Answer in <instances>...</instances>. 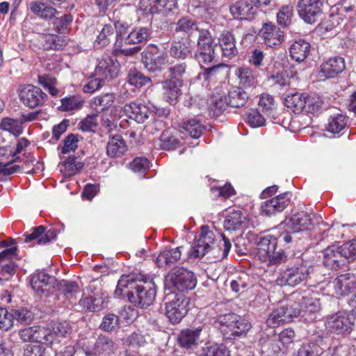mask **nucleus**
Wrapping results in <instances>:
<instances>
[{
    "label": "nucleus",
    "instance_id": "nucleus-29",
    "mask_svg": "<svg viewBox=\"0 0 356 356\" xmlns=\"http://www.w3.org/2000/svg\"><path fill=\"white\" fill-rule=\"evenodd\" d=\"M265 44L270 47L280 45L284 39V33L272 23L265 24L261 30Z\"/></svg>",
    "mask_w": 356,
    "mask_h": 356
},
{
    "label": "nucleus",
    "instance_id": "nucleus-56",
    "mask_svg": "<svg viewBox=\"0 0 356 356\" xmlns=\"http://www.w3.org/2000/svg\"><path fill=\"white\" fill-rule=\"evenodd\" d=\"M293 16V7L291 5L283 6L277 13V23L283 27H286L291 23Z\"/></svg>",
    "mask_w": 356,
    "mask_h": 356
},
{
    "label": "nucleus",
    "instance_id": "nucleus-62",
    "mask_svg": "<svg viewBox=\"0 0 356 356\" xmlns=\"http://www.w3.org/2000/svg\"><path fill=\"white\" fill-rule=\"evenodd\" d=\"M161 147L163 149L173 150L179 146L180 141L174 136H169L163 133L160 136Z\"/></svg>",
    "mask_w": 356,
    "mask_h": 356
},
{
    "label": "nucleus",
    "instance_id": "nucleus-54",
    "mask_svg": "<svg viewBox=\"0 0 356 356\" xmlns=\"http://www.w3.org/2000/svg\"><path fill=\"white\" fill-rule=\"evenodd\" d=\"M34 332V343H42L49 346H53V338L49 328L35 326Z\"/></svg>",
    "mask_w": 356,
    "mask_h": 356
},
{
    "label": "nucleus",
    "instance_id": "nucleus-7",
    "mask_svg": "<svg viewBox=\"0 0 356 356\" xmlns=\"http://www.w3.org/2000/svg\"><path fill=\"white\" fill-rule=\"evenodd\" d=\"M277 238L268 235L261 237L257 243V256L262 261L272 265H279L289 260V255L283 250L276 251Z\"/></svg>",
    "mask_w": 356,
    "mask_h": 356
},
{
    "label": "nucleus",
    "instance_id": "nucleus-4",
    "mask_svg": "<svg viewBox=\"0 0 356 356\" xmlns=\"http://www.w3.org/2000/svg\"><path fill=\"white\" fill-rule=\"evenodd\" d=\"M186 69L187 65L185 62L176 63L168 68V76L161 84L164 97L170 104H176L182 94L183 76Z\"/></svg>",
    "mask_w": 356,
    "mask_h": 356
},
{
    "label": "nucleus",
    "instance_id": "nucleus-45",
    "mask_svg": "<svg viewBox=\"0 0 356 356\" xmlns=\"http://www.w3.org/2000/svg\"><path fill=\"white\" fill-rule=\"evenodd\" d=\"M22 123L20 119L3 118L0 122V129L8 131L11 134L19 136L23 132Z\"/></svg>",
    "mask_w": 356,
    "mask_h": 356
},
{
    "label": "nucleus",
    "instance_id": "nucleus-12",
    "mask_svg": "<svg viewBox=\"0 0 356 356\" xmlns=\"http://www.w3.org/2000/svg\"><path fill=\"white\" fill-rule=\"evenodd\" d=\"M326 0H298L297 11L299 17L307 24H314L321 17Z\"/></svg>",
    "mask_w": 356,
    "mask_h": 356
},
{
    "label": "nucleus",
    "instance_id": "nucleus-50",
    "mask_svg": "<svg viewBox=\"0 0 356 356\" xmlns=\"http://www.w3.org/2000/svg\"><path fill=\"white\" fill-rule=\"evenodd\" d=\"M114 37V27L111 24H106L97 35L95 45L98 48L107 46Z\"/></svg>",
    "mask_w": 356,
    "mask_h": 356
},
{
    "label": "nucleus",
    "instance_id": "nucleus-14",
    "mask_svg": "<svg viewBox=\"0 0 356 356\" xmlns=\"http://www.w3.org/2000/svg\"><path fill=\"white\" fill-rule=\"evenodd\" d=\"M19 97L20 101L30 108L42 106L48 99L47 95L41 88L32 84L21 86Z\"/></svg>",
    "mask_w": 356,
    "mask_h": 356
},
{
    "label": "nucleus",
    "instance_id": "nucleus-21",
    "mask_svg": "<svg viewBox=\"0 0 356 356\" xmlns=\"http://www.w3.org/2000/svg\"><path fill=\"white\" fill-rule=\"evenodd\" d=\"M311 224L310 216L306 212L301 211L286 218L281 225L287 227L291 231V233H298L307 230Z\"/></svg>",
    "mask_w": 356,
    "mask_h": 356
},
{
    "label": "nucleus",
    "instance_id": "nucleus-32",
    "mask_svg": "<svg viewBox=\"0 0 356 356\" xmlns=\"http://www.w3.org/2000/svg\"><path fill=\"white\" fill-rule=\"evenodd\" d=\"M56 280L44 272L40 271L31 276V284L35 291L44 293L54 286Z\"/></svg>",
    "mask_w": 356,
    "mask_h": 356
},
{
    "label": "nucleus",
    "instance_id": "nucleus-55",
    "mask_svg": "<svg viewBox=\"0 0 356 356\" xmlns=\"http://www.w3.org/2000/svg\"><path fill=\"white\" fill-rule=\"evenodd\" d=\"M64 169L61 170L65 173V176H72L80 171L83 164L81 162L76 161V157L74 156H70L63 164Z\"/></svg>",
    "mask_w": 356,
    "mask_h": 356
},
{
    "label": "nucleus",
    "instance_id": "nucleus-40",
    "mask_svg": "<svg viewBox=\"0 0 356 356\" xmlns=\"http://www.w3.org/2000/svg\"><path fill=\"white\" fill-rule=\"evenodd\" d=\"M259 345L263 356H279L281 350L275 339L267 335L261 336Z\"/></svg>",
    "mask_w": 356,
    "mask_h": 356
},
{
    "label": "nucleus",
    "instance_id": "nucleus-61",
    "mask_svg": "<svg viewBox=\"0 0 356 356\" xmlns=\"http://www.w3.org/2000/svg\"><path fill=\"white\" fill-rule=\"evenodd\" d=\"M323 100L316 96H306L304 111L308 113H316L322 107Z\"/></svg>",
    "mask_w": 356,
    "mask_h": 356
},
{
    "label": "nucleus",
    "instance_id": "nucleus-51",
    "mask_svg": "<svg viewBox=\"0 0 356 356\" xmlns=\"http://www.w3.org/2000/svg\"><path fill=\"white\" fill-rule=\"evenodd\" d=\"M197 30L198 26L196 21L188 16L179 19L175 29L176 32H183L188 35H191Z\"/></svg>",
    "mask_w": 356,
    "mask_h": 356
},
{
    "label": "nucleus",
    "instance_id": "nucleus-49",
    "mask_svg": "<svg viewBox=\"0 0 356 356\" xmlns=\"http://www.w3.org/2000/svg\"><path fill=\"white\" fill-rule=\"evenodd\" d=\"M200 356H230V351L223 343H212L202 348Z\"/></svg>",
    "mask_w": 356,
    "mask_h": 356
},
{
    "label": "nucleus",
    "instance_id": "nucleus-20",
    "mask_svg": "<svg viewBox=\"0 0 356 356\" xmlns=\"http://www.w3.org/2000/svg\"><path fill=\"white\" fill-rule=\"evenodd\" d=\"M118 344L111 337L99 335L91 350L86 352V356H111L118 350Z\"/></svg>",
    "mask_w": 356,
    "mask_h": 356
},
{
    "label": "nucleus",
    "instance_id": "nucleus-42",
    "mask_svg": "<svg viewBox=\"0 0 356 356\" xmlns=\"http://www.w3.org/2000/svg\"><path fill=\"white\" fill-rule=\"evenodd\" d=\"M68 39L65 36L47 34L42 38V47L45 50H60L67 44Z\"/></svg>",
    "mask_w": 356,
    "mask_h": 356
},
{
    "label": "nucleus",
    "instance_id": "nucleus-41",
    "mask_svg": "<svg viewBox=\"0 0 356 356\" xmlns=\"http://www.w3.org/2000/svg\"><path fill=\"white\" fill-rule=\"evenodd\" d=\"M84 104V99L79 95H69L60 99V105L58 109L63 112L79 110Z\"/></svg>",
    "mask_w": 356,
    "mask_h": 356
},
{
    "label": "nucleus",
    "instance_id": "nucleus-25",
    "mask_svg": "<svg viewBox=\"0 0 356 356\" xmlns=\"http://www.w3.org/2000/svg\"><path fill=\"white\" fill-rule=\"evenodd\" d=\"M236 75L238 78L240 88L249 92L259 86V81L256 72L250 67H242L237 69Z\"/></svg>",
    "mask_w": 356,
    "mask_h": 356
},
{
    "label": "nucleus",
    "instance_id": "nucleus-37",
    "mask_svg": "<svg viewBox=\"0 0 356 356\" xmlns=\"http://www.w3.org/2000/svg\"><path fill=\"white\" fill-rule=\"evenodd\" d=\"M311 45L305 40L300 39L295 41L290 47L291 58L298 63L304 61L310 52Z\"/></svg>",
    "mask_w": 356,
    "mask_h": 356
},
{
    "label": "nucleus",
    "instance_id": "nucleus-47",
    "mask_svg": "<svg viewBox=\"0 0 356 356\" xmlns=\"http://www.w3.org/2000/svg\"><path fill=\"white\" fill-rule=\"evenodd\" d=\"M347 120V118L341 113L331 115L328 120L326 129L333 134L339 133L346 127Z\"/></svg>",
    "mask_w": 356,
    "mask_h": 356
},
{
    "label": "nucleus",
    "instance_id": "nucleus-3",
    "mask_svg": "<svg viewBox=\"0 0 356 356\" xmlns=\"http://www.w3.org/2000/svg\"><path fill=\"white\" fill-rule=\"evenodd\" d=\"M286 268L280 273L276 282L281 286L294 287L306 282L314 273V268L302 258L289 256Z\"/></svg>",
    "mask_w": 356,
    "mask_h": 356
},
{
    "label": "nucleus",
    "instance_id": "nucleus-46",
    "mask_svg": "<svg viewBox=\"0 0 356 356\" xmlns=\"http://www.w3.org/2000/svg\"><path fill=\"white\" fill-rule=\"evenodd\" d=\"M181 128L193 138H200L205 130V127L196 118H191L183 121Z\"/></svg>",
    "mask_w": 356,
    "mask_h": 356
},
{
    "label": "nucleus",
    "instance_id": "nucleus-53",
    "mask_svg": "<svg viewBox=\"0 0 356 356\" xmlns=\"http://www.w3.org/2000/svg\"><path fill=\"white\" fill-rule=\"evenodd\" d=\"M282 307L280 306L274 309L266 319V325L269 327L274 328L280 324L289 323L287 317H285Z\"/></svg>",
    "mask_w": 356,
    "mask_h": 356
},
{
    "label": "nucleus",
    "instance_id": "nucleus-38",
    "mask_svg": "<svg viewBox=\"0 0 356 356\" xmlns=\"http://www.w3.org/2000/svg\"><path fill=\"white\" fill-rule=\"evenodd\" d=\"M48 328L51 332L53 346L58 343L60 339L66 338L72 332L71 325L67 321L54 322Z\"/></svg>",
    "mask_w": 356,
    "mask_h": 356
},
{
    "label": "nucleus",
    "instance_id": "nucleus-15",
    "mask_svg": "<svg viewBox=\"0 0 356 356\" xmlns=\"http://www.w3.org/2000/svg\"><path fill=\"white\" fill-rule=\"evenodd\" d=\"M139 7L146 15L163 13L167 15L178 8L176 0H140Z\"/></svg>",
    "mask_w": 356,
    "mask_h": 356
},
{
    "label": "nucleus",
    "instance_id": "nucleus-1",
    "mask_svg": "<svg viewBox=\"0 0 356 356\" xmlns=\"http://www.w3.org/2000/svg\"><path fill=\"white\" fill-rule=\"evenodd\" d=\"M124 289H128L126 295L129 300L136 306L147 307L155 300L156 284L143 275H122L118 282L115 295L122 296Z\"/></svg>",
    "mask_w": 356,
    "mask_h": 356
},
{
    "label": "nucleus",
    "instance_id": "nucleus-10",
    "mask_svg": "<svg viewBox=\"0 0 356 356\" xmlns=\"http://www.w3.org/2000/svg\"><path fill=\"white\" fill-rule=\"evenodd\" d=\"M170 293H165V315L172 324H177L188 313L190 299L183 293H175L171 298Z\"/></svg>",
    "mask_w": 356,
    "mask_h": 356
},
{
    "label": "nucleus",
    "instance_id": "nucleus-2",
    "mask_svg": "<svg viewBox=\"0 0 356 356\" xmlns=\"http://www.w3.org/2000/svg\"><path fill=\"white\" fill-rule=\"evenodd\" d=\"M292 297L293 300H290L286 305L282 306L289 322L300 315L307 322H313L318 318L321 306L318 298L300 293H294Z\"/></svg>",
    "mask_w": 356,
    "mask_h": 356
},
{
    "label": "nucleus",
    "instance_id": "nucleus-6",
    "mask_svg": "<svg viewBox=\"0 0 356 356\" xmlns=\"http://www.w3.org/2000/svg\"><path fill=\"white\" fill-rule=\"evenodd\" d=\"M196 284L197 279L192 271L184 267L176 266L165 278V292L175 293L177 291L183 293L193 289Z\"/></svg>",
    "mask_w": 356,
    "mask_h": 356
},
{
    "label": "nucleus",
    "instance_id": "nucleus-26",
    "mask_svg": "<svg viewBox=\"0 0 356 356\" xmlns=\"http://www.w3.org/2000/svg\"><path fill=\"white\" fill-rule=\"evenodd\" d=\"M32 231L31 234L26 233L24 234V242L28 243L32 240H37L38 244L44 245L56 239L58 234L56 229L50 228L46 230L45 227L43 225L33 227Z\"/></svg>",
    "mask_w": 356,
    "mask_h": 356
},
{
    "label": "nucleus",
    "instance_id": "nucleus-64",
    "mask_svg": "<svg viewBox=\"0 0 356 356\" xmlns=\"http://www.w3.org/2000/svg\"><path fill=\"white\" fill-rule=\"evenodd\" d=\"M248 123L252 127H259L265 124V119L263 115L256 109H251L247 117Z\"/></svg>",
    "mask_w": 356,
    "mask_h": 356
},
{
    "label": "nucleus",
    "instance_id": "nucleus-11",
    "mask_svg": "<svg viewBox=\"0 0 356 356\" xmlns=\"http://www.w3.org/2000/svg\"><path fill=\"white\" fill-rule=\"evenodd\" d=\"M215 235L207 225L201 227L199 238L195 240L188 251L189 259H200L207 254L212 248L214 243Z\"/></svg>",
    "mask_w": 356,
    "mask_h": 356
},
{
    "label": "nucleus",
    "instance_id": "nucleus-30",
    "mask_svg": "<svg viewBox=\"0 0 356 356\" xmlns=\"http://www.w3.org/2000/svg\"><path fill=\"white\" fill-rule=\"evenodd\" d=\"M125 115L138 123H144L151 113L149 108L142 104L131 102L124 107Z\"/></svg>",
    "mask_w": 356,
    "mask_h": 356
},
{
    "label": "nucleus",
    "instance_id": "nucleus-8",
    "mask_svg": "<svg viewBox=\"0 0 356 356\" xmlns=\"http://www.w3.org/2000/svg\"><path fill=\"white\" fill-rule=\"evenodd\" d=\"M168 60V53L162 46L151 44L141 53V62L149 73H161Z\"/></svg>",
    "mask_w": 356,
    "mask_h": 356
},
{
    "label": "nucleus",
    "instance_id": "nucleus-9",
    "mask_svg": "<svg viewBox=\"0 0 356 356\" xmlns=\"http://www.w3.org/2000/svg\"><path fill=\"white\" fill-rule=\"evenodd\" d=\"M216 47V44L214 43L211 33L207 29L199 30L197 49L194 56L202 68L204 67V65L217 62Z\"/></svg>",
    "mask_w": 356,
    "mask_h": 356
},
{
    "label": "nucleus",
    "instance_id": "nucleus-23",
    "mask_svg": "<svg viewBox=\"0 0 356 356\" xmlns=\"http://www.w3.org/2000/svg\"><path fill=\"white\" fill-rule=\"evenodd\" d=\"M192 42L188 38L174 40L170 43L169 54L176 60H185L192 54Z\"/></svg>",
    "mask_w": 356,
    "mask_h": 356
},
{
    "label": "nucleus",
    "instance_id": "nucleus-33",
    "mask_svg": "<svg viewBox=\"0 0 356 356\" xmlns=\"http://www.w3.org/2000/svg\"><path fill=\"white\" fill-rule=\"evenodd\" d=\"M151 26H136L124 38L126 44H137L147 42L151 37Z\"/></svg>",
    "mask_w": 356,
    "mask_h": 356
},
{
    "label": "nucleus",
    "instance_id": "nucleus-48",
    "mask_svg": "<svg viewBox=\"0 0 356 356\" xmlns=\"http://www.w3.org/2000/svg\"><path fill=\"white\" fill-rule=\"evenodd\" d=\"M58 289L70 301L75 300L76 295L80 293L79 287L75 282L62 280L58 283Z\"/></svg>",
    "mask_w": 356,
    "mask_h": 356
},
{
    "label": "nucleus",
    "instance_id": "nucleus-52",
    "mask_svg": "<svg viewBox=\"0 0 356 356\" xmlns=\"http://www.w3.org/2000/svg\"><path fill=\"white\" fill-rule=\"evenodd\" d=\"M151 81L150 77L136 69L130 70L127 75V82L136 88H141L150 83Z\"/></svg>",
    "mask_w": 356,
    "mask_h": 356
},
{
    "label": "nucleus",
    "instance_id": "nucleus-63",
    "mask_svg": "<svg viewBox=\"0 0 356 356\" xmlns=\"http://www.w3.org/2000/svg\"><path fill=\"white\" fill-rule=\"evenodd\" d=\"M259 105L262 108V112L266 115L271 114L275 108L274 98L268 94L261 95Z\"/></svg>",
    "mask_w": 356,
    "mask_h": 356
},
{
    "label": "nucleus",
    "instance_id": "nucleus-59",
    "mask_svg": "<svg viewBox=\"0 0 356 356\" xmlns=\"http://www.w3.org/2000/svg\"><path fill=\"white\" fill-rule=\"evenodd\" d=\"M79 304L86 311L95 312L101 309L102 301L100 298H96L94 296L82 298L79 300Z\"/></svg>",
    "mask_w": 356,
    "mask_h": 356
},
{
    "label": "nucleus",
    "instance_id": "nucleus-58",
    "mask_svg": "<svg viewBox=\"0 0 356 356\" xmlns=\"http://www.w3.org/2000/svg\"><path fill=\"white\" fill-rule=\"evenodd\" d=\"M320 346L315 342L302 344L297 351V356H319L321 354Z\"/></svg>",
    "mask_w": 356,
    "mask_h": 356
},
{
    "label": "nucleus",
    "instance_id": "nucleus-34",
    "mask_svg": "<svg viewBox=\"0 0 356 356\" xmlns=\"http://www.w3.org/2000/svg\"><path fill=\"white\" fill-rule=\"evenodd\" d=\"M29 7L34 15L46 21L53 19L59 14V12L56 8L38 1H31Z\"/></svg>",
    "mask_w": 356,
    "mask_h": 356
},
{
    "label": "nucleus",
    "instance_id": "nucleus-19",
    "mask_svg": "<svg viewBox=\"0 0 356 356\" xmlns=\"http://www.w3.org/2000/svg\"><path fill=\"white\" fill-rule=\"evenodd\" d=\"M347 261V257L342 251V245H332L323 251V264L330 269L337 270Z\"/></svg>",
    "mask_w": 356,
    "mask_h": 356
},
{
    "label": "nucleus",
    "instance_id": "nucleus-60",
    "mask_svg": "<svg viewBox=\"0 0 356 356\" xmlns=\"http://www.w3.org/2000/svg\"><path fill=\"white\" fill-rule=\"evenodd\" d=\"M12 318L16 320L20 324L26 325L33 321L34 315L31 311L22 308L15 310L13 314H12Z\"/></svg>",
    "mask_w": 356,
    "mask_h": 356
},
{
    "label": "nucleus",
    "instance_id": "nucleus-31",
    "mask_svg": "<svg viewBox=\"0 0 356 356\" xmlns=\"http://www.w3.org/2000/svg\"><path fill=\"white\" fill-rule=\"evenodd\" d=\"M182 247H177L172 248L171 247H165L159 254L156 263L159 268L170 266L177 261L181 256V248Z\"/></svg>",
    "mask_w": 356,
    "mask_h": 356
},
{
    "label": "nucleus",
    "instance_id": "nucleus-17",
    "mask_svg": "<svg viewBox=\"0 0 356 356\" xmlns=\"http://www.w3.org/2000/svg\"><path fill=\"white\" fill-rule=\"evenodd\" d=\"M120 64L118 60L108 56H103L98 62L95 70V76L102 78L104 81H111L118 77Z\"/></svg>",
    "mask_w": 356,
    "mask_h": 356
},
{
    "label": "nucleus",
    "instance_id": "nucleus-35",
    "mask_svg": "<svg viewBox=\"0 0 356 356\" xmlns=\"http://www.w3.org/2000/svg\"><path fill=\"white\" fill-rule=\"evenodd\" d=\"M127 150L123 137L117 134L110 137L106 145V154L109 157H119Z\"/></svg>",
    "mask_w": 356,
    "mask_h": 356
},
{
    "label": "nucleus",
    "instance_id": "nucleus-13",
    "mask_svg": "<svg viewBox=\"0 0 356 356\" xmlns=\"http://www.w3.org/2000/svg\"><path fill=\"white\" fill-rule=\"evenodd\" d=\"M354 325L351 316L345 312H338L327 317L325 321L326 330L336 334L350 333Z\"/></svg>",
    "mask_w": 356,
    "mask_h": 356
},
{
    "label": "nucleus",
    "instance_id": "nucleus-16",
    "mask_svg": "<svg viewBox=\"0 0 356 356\" xmlns=\"http://www.w3.org/2000/svg\"><path fill=\"white\" fill-rule=\"evenodd\" d=\"M17 247L13 246L0 252V263L6 262L0 270V286L9 281L16 273L17 266L11 259L17 256Z\"/></svg>",
    "mask_w": 356,
    "mask_h": 356
},
{
    "label": "nucleus",
    "instance_id": "nucleus-57",
    "mask_svg": "<svg viewBox=\"0 0 356 356\" xmlns=\"http://www.w3.org/2000/svg\"><path fill=\"white\" fill-rule=\"evenodd\" d=\"M120 327L119 316L114 314L105 315L99 325V328L106 332H112Z\"/></svg>",
    "mask_w": 356,
    "mask_h": 356
},
{
    "label": "nucleus",
    "instance_id": "nucleus-27",
    "mask_svg": "<svg viewBox=\"0 0 356 356\" xmlns=\"http://www.w3.org/2000/svg\"><path fill=\"white\" fill-rule=\"evenodd\" d=\"M218 44L222 51V56L228 60L237 56L238 51L234 35L227 31H223L219 36Z\"/></svg>",
    "mask_w": 356,
    "mask_h": 356
},
{
    "label": "nucleus",
    "instance_id": "nucleus-43",
    "mask_svg": "<svg viewBox=\"0 0 356 356\" xmlns=\"http://www.w3.org/2000/svg\"><path fill=\"white\" fill-rule=\"evenodd\" d=\"M228 104L233 108L243 106L249 99L248 92L240 88H234L229 91Z\"/></svg>",
    "mask_w": 356,
    "mask_h": 356
},
{
    "label": "nucleus",
    "instance_id": "nucleus-36",
    "mask_svg": "<svg viewBox=\"0 0 356 356\" xmlns=\"http://www.w3.org/2000/svg\"><path fill=\"white\" fill-rule=\"evenodd\" d=\"M115 95L113 92L102 93L93 97L90 107L97 114L109 109L115 102Z\"/></svg>",
    "mask_w": 356,
    "mask_h": 356
},
{
    "label": "nucleus",
    "instance_id": "nucleus-39",
    "mask_svg": "<svg viewBox=\"0 0 356 356\" xmlns=\"http://www.w3.org/2000/svg\"><path fill=\"white\" fill-rule=\"evenodd\" d=\"M246 217L241 211L231 212L224 221V227L229 231L237 230L245 226Z\"/></svg>",
    "mask_w": 356,
    "mask_h": 356
},
{
    "label": "nucleus",
    "instance_id": "nucleus-28",
    "mask_svg": "<svg viewBox=\"0 0 356 356\" xmlns=\"http://www.w3.org/2000/svg\"><path fill=\"white\" fill-rule=\"evenodd\" d=\"M346 68L344 58L335 56L329 58L321 66V76L326 79H332L341 74Z\"/></svg>",
    "mask_w": 356,
    "mask_h": 356
},
{
    "label": "nucleus",
    "instance_id": "nucleus-22",
    "mask_svg": "<svg viewBox=\"0 0 356 356\" xmlns=\"http://www.w3.org/2000/svg\"><path fill=\"white\" fill-rule=\"evenodd\" d=\"M205 329L204 325L195 328L182 330L177 337L179 345L185 349H193L197 346L200 341V336Z\"/></svg>",
    "mask_w": 356,
    "mask_h": 356
},
{
    "label": "nucleus",
    "instance_id": "nucleus-24",
    "mask_svg": "<svg viewBox=\"0 0 356 356\" xmlns=\"http://www.w3.org/2000/svg\"><path fill=\"white\" fill-rule=\"evenodd\" d=\"M229 12L234 19L251 20L257 13L256 8L247 0H238L229 6Z\"/></svg>",
    "mask_w": 356,
    "mask_h": 356
},
{
    "label": "nucleus",
    "instance_id": "nucleus-5",
    "mask_svg": "<svg viewBox=\"0 0 356 356\" xmlns=\"http://www.w3.org/2000/svg\"><path fill=\"white\" fill-rule=\"evenodd\" d=\"M215 324L226 339L245 337L252 327L247 319L234 313L218 316Z\"/></svg>",
    "mask_w": 356,
    "mask_h": 356
},
{
    "label": "nucleus",
    "instance_id": "nucleus-44",
    "mask_svg": "<svg viewBox=\"0 0 356 356\" xmlns=\"http://www.w3.org/2000/svg\"><path fill=\"white\" fill-rule=\"evenodd\" d=\"M306 96L298 92L287 95L284 99L286 106L294 113H299L304 111Z\"/></svg>",
    "mask_w": 356,
    "mask_h": 356
},
{
    "label": "nucleus",
    "instance_id": "nucleus-18",
    "mask_svg": "<svg viewBox=\"0 0 356 356\" xmlns=\"http://www.w3.org/2000/svg\"><path fill=\"white\" fill-rule=\"evenodd\" d=\"M291 197V194L286 192L262 202L261 213L270 216L282 212L289 204Z\"/></svg>",
    "mask_w": 356,
    "mask_h": 356
}]
</instances>
